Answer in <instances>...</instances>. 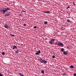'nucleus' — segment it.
<instances>
[{"label":"nucleus","mask_w":76,"mask_h":76,"mask_svg":"<svg viewBox=\"0 0 76 76\" xmlns=\"http://www.w3.org/2000/svg\"><path fill=\"white\" fill-rule=\"evenodd\" d=\"M40 61H41V63H44V64H46L47 63V61L45 60H43L42 58H40Z\"/></svg>","instance_id":"nucleus-1"},{"label":"nucleus","mask_w":76,"mask_h":76,"mask_svg":"<svg viewBox=\"0 0 76 76\" xmlns=\"http://www.w3.org/2000/svg\"><path fill=\"white\" fill-rule=\"evenodd\" d=\"M55 44H57L58 45L59 47H60V46L62 47L64 45L61 42H59V43H57V42H56Z\"/></svg>","instance_id":"nucleus-2"},{"label":"nucleus","mask_w":76,"mask_h":76,"mask_svg":"<svg viewBox=\"0 0 76 76\" xmlns=\"http://www.w3.org/2000/svg\"><path fill=\"white\" fill-rule=\"evenodd\" d=\"M1 12L3 14L5 13L6 12V8H3L2 10H1Z\"/></svg>","instance_id":"nucleus-3"},{"label":"nucleus","mask_w":76,"mask_h":76,"mask_svg":"<svg viewBox=\"0 0 76 76\" xmlns=\"http://www.w3.org/2000/svg\"><path fill=\"white\" fill-rule=\"evenodd\" d=\"M4 27L6 29H8L9 28V26L7 25V24H6L4 26Z\"/></svg>","instance_id":"nucleus-4"},{"label":"nucleus","mask_w":76,"mask_h":76,"mask_svg":"<svg viewBox=\"0 0 76 76\" xmlns=\"http://www.w3.org/2000/svg\"><path fill=\"white\" fill-rule=\"evenodd\" d=\"M18 47L15 46H14L13 47V50H15V49H17V48Z\"/></svg>","instance_id":"nucleus-5"},{"label":"nucleus","mask_w":76,"mask_h":76,"mask_svg":"<svg viewBox=\"0 0 76 76\" xmlns=\"http://www.w3.org/2000/svg\"><path fill=\"white\" fill-rule=\"evenodd\" d=\"M63 53L64 55H67V52L66 51H64Z\"/></svg>","instance_id":"nucleus-6"},{"label":"nucleus","mask_w":76,"mask_h":76,"mask_svg":"<svg viewBox=\"0 0 76 76\" xmlns=\"http://www.w3.org/2000/svg\"><path fill=\"white\" fill-rule=\"evenodd\" d=\"M6 12H7V11H9V10H10V9L9 8H6Z\"/></svg>","instance_id":"nucleus-7"},{"label":"nucleus","mask_w":76,"mask_h":76,"mask_svg":"<svg viewBox=\"0 0 76 76\" xmlns=\"http://www.w3.org/2000/svg\"><path fill=\"white\" fill-rule=\"evenodd\" d=\"M44 13H50V12L49 11H45L44 12Z\"/></svg>","instance_id":"nucleus-8"},{"label":"nucleus","mask_w":76,"mask_h":76,"mask_svg":"<svg viewBox=\"0 0 76 76\" xmlns=\"http://www.w3.org/2000/svg\"><path fill=\"white\" fill-rule=\"evenodd\" d=\"M61 51L62 52H63V51H64V48H61Z\"/></svg>","instance_id":"nucleus-9"},{"label":"nucleus","mask_w":76,"mask_h":76,"mask_svg":"<svg viewBox=\"0 0 76 76\" xmlns=\"http://www.w3.org/2000/svg\"><path fill=\"white\" fill-rule=\"evenodd\" d=\"M49 42L50 44H53V42L51 41H50Z\"/></svg>","instance_id":"nucleus-10"},{"label":"nucleus","mask_w":76,"mask_h":76,"mask_svg":"<svg viewBox=\"0 0 76 76\" xmlns=\"http://www.w3.org/2000/svg\"><path fill=\"white\" fill-rule=\"evenodd\" d=\"M41 72L42 74H44V71L43 70H42Z\"/></svg>","instance_id":"nucleus-11"},{"label":"nucleus","mask_w":76,"mask_h":76,"mask_svg":"<svg viewBox=\"0 0 76 76\" xmlns=\"http://www.w3.org/2000/svg\"><path fill=\"white\" fill-rule=\"evenodd\" d=\"M19 75H20V76H24V75H22L21 73H19Z\"/></svg>","instance_id":"nucleus-12"},{"label":"nucleus","mask_w":76,"mask_h":76,"mask_svg":"<svg viewBox=\"0 0 76 76\" xmlns=\"http://www.w3.org/2000/svg\"><path fill=\"white\" fill-rule=\"evenodd\" d=\"M69 67H70V68H71V69H73L74 67L73 66H69Z\"/></svg>","instance_id":"nucleus-13"},{"label":"nucleus","mask_w":76,"mask_h":76,"mask_svg":"<svg viewBox=\"0 0 76 76\" xmlns=\"http://www.w3.org/2000/svg\"><path fill=\"white\" fill-rule=\"evenodd\" d=\"M9 16V14H6L5 15V16H7V17H8V16Z\"/></svg>","instance_id":"nucleus-14"},{"label":"nucleus","mask_w":76,"mask_h":76,"mask_svg":"<svg viewBox=\"0 0 76 76\" xmlns=\"http://www.w3.org/2000/svg\"><path fill=\"white\" fill-rule=\"evenodd\" d=\"M50 41L53 42V41H55V39H51Z\"/></svg>","instance_id":"nucleus-15"},{"label":"nucleus","mask_w":76,"mask_h":76,"mask_svg":"<svg viewBox=\"0 0 76 76\" xmlns=\"http://www.w3.org/2000/svg\"><path fill=\"white\" fill-rule=\"evenodd\" d=\"M19 52V50H17V51H15V53H18Z\"/></svg>","instance_id":"nucleus-16"},{"label":"nucleus","mask_w":76,"mask_h":76,"mask_svg":"<svg viewBox=\"0 0 76 76\" xmlns=\"http://www.w3.org/2000/svg\"><path fill=\"white\" fill-rule=\"evenodd\" d=\"M47 23H48V22H47V21H45L44 22L45 25H46V24H47Z\"/></svg>","instance_id":"nucleus-17"},{"label":"nucleus","mask_w":76,"mask_h":76,"mask_svg":"<svg viewBox=\"0 0 76 76\" xmlns=\"http://www.w3.org/2000/svg\"><path fill=\"white\" fill-rule=\"evenodd\" d=\"M37 52L38 53H39V54H40V53H41V51H40V50H39V51H37Z\"/></svg>","instance_id":"nucleus-18"},{"label":"nucleus","mask_w":76,"mask_h":76,"mask_svg":"<svg viewBox=\"0 0 76 76\" xmlns=\"http://www.w3.org/2000/svg\"><path fill=\"white\" fill-rule=\"evenodd\" d=\"M66 22H68V23H70V20H67Z\"/></svg>","instance_id":"nucleus-19"},{"label":"nucleus","mask_w":76,"mask_h":76,"mask_svg":"<svg viewBox=\"0 0 76 76\" xmlns=\"http://www.w3.org/2000/svg\"><path fill=\"white\" fill-rule=\"evenodd\" d=\"M55 56H54V55H53V56H52V58H55Z\"/></svg>","instance_id":"nucleus-20"},{"label":"nucleus","mask_w":76,"mask_h":76,"mask_svg":"<svg viewBox=\"0 0 76 76\" xmlns=\"http://www.w3.org/2000/svg\"><path fill=\"white\" fill-rule=\"evenodd\" d=\"M2 55H4V54H5V53L4 52H2Z\"/></svg>","instance_id":"nucleus-21"},{"label":"nucleus","mask_w":76,"mask_h":76,"mask_svg":"<svg viewBox=\"0 0 76 76\" xmlns=\"http://www.w3.org/2000/svg\"><path fill=\"white\" fill-rule=\"evenodd\" d=\"M35 54H36V55H39V53H35Z\"/></svg>","instance_id":"nucleus-22"},{"label":"nucleus","mask_w":76,"mask_h":76,"mask_svg":"<svg viewBox=\"0 0 76 76\" xmlns=\"http://www.w3.org/2000/svg\"><path fill=\"white\" fill-rule=\"evenodd\" d=\"M10 35L12 37H15V35H12V34H10Z\"/></svg>","instance_id":"nucleus-23"},{"label":"nucleus","mask_w":76,"mask_h":76,"mask_svg":"<svg viewBox=\"0 0 76 76\" xmlns=\"http://www.w3.org/2000/svg\"><path fill=\"white\" fill-rule=\"evenodd\" d=\"M0 76H3V75H2L0 72Z\"/></svg>","instance_id":"nucleus-24"},{"label":"nucleus","mask_w":76,"mask_h":76,"mask_svg":"<svg viewBox=\"0 0 76 76\" xmlns=\"http://www.w3.org/2000/svg\"><path fill=\"white\" fill-rule=\"evenodd\" d=\"M69 8H70V7H69V6H68L67 7V8H66V9H68Z\"/></svg>","instance_id":"nucleus-25"},{"label":"nucleus","mask_w":76,"mask_h":76,"mask_svg":"<svg viewBox=\"0 0 76 76\" xmlns=\"http://www.w3.org/2000/svg\"><path fill=\"white\" fill-rule=\"evenodd\" d=\"M23 26H26V24H23Z\"/></svg>","instance_id":"nucleus-26"},{"label":"nucleus","mask_w":76,"mask_h":76,"mask_svg":"<svg viewBox=\"0 0 76 76\" xmlns=\"http://www.w3.org/2000/svg\"><path fill=\"white\" fill-rule=\"evenodd\" d=\"M34 29H36L37 28V26H35L34 27Z\"/></svg>","instance_id":"nucleus-27"},{"label":"nucleus","mask_w":76,"mask_h":76,"mask_svg":"<svg viewBox=\"0 0 76 76\" xmlns=\"http://www.w3.org/2000/svg\"><path fill=\"white\" fill-rule=\"evenodd\" d=\"M74 76H76V73H74Z\"/></svg>","instance_id":"nucleus-28"},{"label":"nucleus","mask_w":76,"mask_h":76,"mask_svg":"<svg viewBox=\"0 0 76 76\" xmlns=\"http://www.w3.org/2000/svg\"><path fill=\"white\" fill-rule=\"evenodd\" d=\"M22 12H26V11H24V10H22Z\"/></svg>","instance_id":"nucleus-29"},{"label":"nucleus","mask_w":76,"mask_h":76,"mask_svg":"<svg viewBox=\"0 0 76 76\" xmlns=\"http://www.w3.org/2000/svg\"><path fill=\"white\" fill-rule=\"evenodd\" d=\"M66 73H63V75H66Z\"/></svg>","instance_id":"nucleus-30"},{"label":"nucleus","mask_w":76,"mask_h":76,"mask_svg":"<svg viewBox=\"0 0 76 76\" xmlns=\"http://www.w3.org/2000/svg\"><path fill=\"white\" fill-rule=\"evenodd\" d=\"M19 16H22V15L21 14H20L19 15Z\"/></svg>","instance_id":"nucleus-31"},{"label":"nucleus","mask_w":76,"mask_h":76,"mask_svg":"<svg viewBox=\"0 0 76 76\" xmlns=\"http://www.w3.org/2000/svg\"><path fill=\"white\" fill-rule=\"evenodd\" d=\"M73 4H74V5H76V4H75V3L74 2H73Z\"/></svg>","instance_id":"nucleus-32"},{"label":"nucleus","mask_w":76,"mask_h":76,"mask_svg":"<svg viewBox=\"0 0 76 76\" xmlns=\"http://www.w3.org/2000/svg\"><path fill=\"white\" fill-rule=\"evenodd\" d=\"M66 48H69V47L68 46H67Z\"/></svg>","instance_id":"nucleus-33"}]
</instances>
